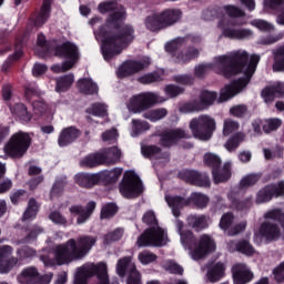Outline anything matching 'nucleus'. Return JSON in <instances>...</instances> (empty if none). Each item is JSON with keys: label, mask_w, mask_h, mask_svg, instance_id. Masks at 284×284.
<instances>
[{"label": "nucleus", "mask_w": 284, "mask_h": 284, "mask_svg": "<svg viewBox=\"0 0 284 284\" xmlns=\"http://www.w3.org/2000/svg\"><path fill=\"white\" fill-rule=\"evenodd\" d=\"M260 61L261 57L253 54L250 63L245 64L247 62V51L237 50L229 54L215 57L212 64H197L194 69V74L197 79H202L210 70H214L217 74L230 78L239 74V72H244V79L237 80L222 89L220 101H230V99L236 97L241 90L247 87L250 79L256 72Z\"/></svg>", "instance_id": "1"}, {"label": "nucleus", "mask_w": 284, "mask_h": 284, "mask_svg": "<svg viewBox=\"0 0 284 284\" xmlns=\"http://www.w3.org/2000/svg\"><path fill=\"white\" fill-rule=\"evenodd\" d=\"M100 14L113 12L106 20L104 28L94 31L95 39L102 42V54L105 61L119 57L129 43L134 41V28L123 24L125 12L114 0L101 2L98 6Z\"/></svg>", "instance_id": "2"}, {"label": "nucleus", "mask_w": 284, "mask_h": 284, "mask_svg": "<svg viewBox=\"0 0 284 284\" xmlns=\"http://www.w3.org/2000/svg\"><path fill=\"white\" fill-rule=\"evenodd\" d=\"M97 245V237L92 235H81L77 240L70 239L64 244H59L53 248V253L41 255L45 267H54V265H68L72 261L85 258L90 254L92 246Z\"/></svg>", "instance_id": "3"}, {"label": "nucleus", "mask_w": 284, "mask_h": 284, "mask_svg": "<svg viewBox=\"0 0 284 284\" xmlns=\"http://www.w3.org/2000/svg\"><path fill=\"white\" fill-rule=\"evenodd\" d=\"M224 11V13H223ZM223 11H206L204 13V19L206 21H213L214 16L219 19L217 28L221 31L220 39L224 37L225 39H234L237 41H243L245 39H252L254 37V31L250 29H234L232 28V21L230 17L239 18L245 17V11L239 9L234 6H226L224 7Z\"/></svg>", "instance_id": "4"}, {"label": "nucleus", "mask_w": 284, "mask_h": 284, "mask_svg": "<svg viewBox=\"0 0 284 284\" xmlns=\"http://www.w3.org/2000/svg\"><path fill=\"white\" fill-rule=\"evenodd\" d=\"M142 221L143 223H146V225L154 226L146 230L138 239L136 243L139 247H163V245H168V233H165V230L159 227L156 224V215L153 213V211H148L144 213Z\"/></svg>", "instance_id": "5"}, {"label": "nucleus", "mask_w": 284, "mask_h": 284, "mask_svg": "<svg viewBox=\"0 0 284 284\" xmlns=\"http://www.w3.org/2000/svg\"><path fill=\"white\" fill-rule=\"evenodd\" d=\"M189 128L195 139L210 141L216 130V120L207 114H202L192 119L189 123Z\"/></svg>", "instance_id": "6"}, {"label": "nucleus", "mask_w": 284, "mask_h": 284, "mask_svg": "<svg viewBox=\"0 0 284 284\" xmlns=\"http://www.w3.org/2000/svg\"><path fill=\"white\" fill-rule=\"evenodd\" d=\"M163 102H165V99L160 97L159 94L153 92H145L130 98L126 108L129 112H133V114H139L141 112H145V110H150V108H152V105H155V103Z\"/></svg>", "instance_id": "7"}, {"label": "nucleus", "mask_w": 284, "mask_h": 284, "mask_svg": "<svg viewBox=\"0 0 284 284\" xmlns=\"http://www.w3.org/2000/svg\"><path fill=\"white\" fill-rule=\"evenodd\" d=\"M120 193L125 199H134L143 193V183L134 171H126L122 183L120 184Z\"/></svg>", "instance_id": "8"}, {"label": "nucleus", "mask_w": 284, "mask_h": 284, "mask_svg": "<svg viewBox=\"0 0 284 284\" xmlns=\"http://www.w3.org/2000/svg\"><path fill=\"white\" fill-rule=\"evenodd\" d=\"M204 163L210 168H213V181L214 183H225L230 176H232L231 168L232 164L230 162L224 163L222 170H217L219 165H221V158L214 153H206L204 155Z\"/></svg>", "instance_id": "9"}, {"label": "nucleus", "mask_w": 284, "mask_h": 284, "mask_svg": "<svg viewBox=\"0 0 284 284\" xmlns=\"http://www.w3.org/2000/svg\"><path fill=\"white\" fill-rule=\"evenodd\" d=\"M30 148V135L23 132L13 134L4 146V152L10 156H23Z\"/></svg>", "instance_id": "10"}, {"label": "nucleus", "mask_w": 284, "mask_h": 284, "mask_svg": "<svg viewBox=\"0 0 284 284\" xmlns=\"http://www.w3.org/2000/svg\"><path fill=\"white\" fill-rule=\"evenodd\" d=\"M118 276H125L128 274L126 284H143L141 282V272L136 270V265L132 262V257H123L116 264Z\"/></svg>", "instance_id": "11"}, {"label": "nucleus", "mask_w": 284, "mask_h": 284, "mask_svg": "<svg viewBox=\"0 0 284 284\" xmlns=\"http://www.w3.org/2000/svg\"><path fill=\"white\" fill-rule=\"evenodd\" d=\"M215 251L216 242H214L212 236L204 234L199 239L197 244L191 248L190 254L193 261H201V258H205L207 254Z\"/></svg>", "instance_id": "12"}, {"label": "nucleus", "mask_w": 284, "mask_h": 284, "mask_svg": "<svg viewBox=\"0 0 284 284\" xmlns=\"http://www.w3.org/2000/svg\"><path fill=\"white\" fill-rule=\"evenodd\" d=\"M14 248L10 245L0 246V274H8L16 265L19 258L12 256Z\"/></svg>", "instance_id": "13"}, {"label": "nucleus", "mask_w": 284, "mask_h": 284, "mask_svg": "<svg viewBox=\"0 0 284 284\" xmlns=\"http://www.w3.org/2000/svg\"><path fill=\"white\" fill-rule=\"evenodd\" d=\"M284 194V181H281L278 184H271L260 190L256 194L255 202L257 204L261 203H270L274 196H283Z\"/></svg>", "instance_id": "14"}, {"label": "nucleus", "mask_w": 284, "mask_h": 284, "mask_svg": "<svg viewBox=\"0 0 284 284\" xmlns=\"http://www.w3.org/2000/svg\"><path fill=\"white\" fill-rule=\"evenodd\" d=\"M152 61L150 58L145 57L142 61H129L124 62L119 69H118V77L120 79H123L125 77H130V74H136V72H141V70H145L148 65H150Z\"/></svg>", "instance_id": "15"}, {"label": "nucleus", "mask_w": 284, "mask_h": 284, "mask_svg": "<svg viewBox=\"0 0 284 284\" xmlns=\"http://www.w3.org/2000/svg\"><path fill=\"white\" fill-rule=\"evenodd\" d=\"M232 223H234V214L225 213L222 215L220 221V227L221 230H224V232H227L229 236H236V234H241V232H243L245 227H247L246 222H240L234 226H232Z\"/></svg>", "instance_id": "16"}, {"label": "nucleus", "mask_w": 284, "mask_h": 284, "mask_svg": "<svg viewBox=\"0 0 284 284\" xmlns=\"http://www.w3.org/2000/svg\"><path fill=\"white\" fill-rule=\"evenodd\" d=\"M234 284H247L254 281V272L246 264L239 263L232 268Z\"/></svg>", "instance_id": "17"}, {"label": "nucleus", "mask_w": 284, "mask_h": 284, "mask_svg": "<svg viewBox=\"0 0 284 284\" xmlns=\"http://www.w3.org/2000/svg\"><path fill=\"white\" fill-rule=\"evenodd\" d=\"M94 210H97V203L89 202L85 207L81 205H72L69 209V212L70 214H73V216H78V225H83V223L88 222L90 216H92V212H94Z\"/></svg>", "instance_id": "18"}, {"label": "nucleus", "mask_w": 284, "mask_h": 284, "mask_svg": "<svg viewBox=\"0 0 284 284\" xmlns=\"http://www.w3.org/2000/svg\"><path fill=\"white\" fill-rule=\"evenodd\" d=\"M55 54L58 57H65L69 59L68 63H77L79 61V48L72 42H64L55 48Z\"/></svg>", "instance_id": "19"}, {"label": "nucleus", "mask_w": 284, "mask_h": 284, "mask_svg": "<svg viewBox=\"0 0 284 284\" xmlns=\"http://www.w3.org/2000/svg\"><path fill=\"white\" fill-rule=\"evenodd\" d=\"M74 181L77 185L80 187H84L85 190H90L94 187V185H99L101 183L100 173H78L74 176Z\"/></svg>", "instance_id": "20"}, {"label": "nucleus", "mask_w": 284, "mask_h": 284, "mask_svg": "<svg viewBox=\"0 0 284 284\" xmlns=\"http://www.w3.org/2000/svg\"><path fill=\"white\" fill-rule=\"evenodd\" d=\"M165 202L168 203L175 219H179V216H181V210L190 205V199L181 196L165 195Z\"/></svg>", "instance_id": "21"}, {"label": "nucleus", "mask_w": 284, "mask_h": 284, "mask_svg": "<svg viewBox=\"0 0 284 284\" xmlns=\"http://www.w3.org/2000/svg\"><path fill=\"white\" fill-rule=\"evenodd\" d=\"M180 139H187V133L183 129H173L161 136L160 143L164 148H170Z\"/></svg>", "instance_id": "22"}, {"label": "nucleus", "mask_w": 284, "mask_h": 284, "mask_svg": "<svg viewBox=\"0 0 284 284\" xmlns=\"http://www.w3.org/2000/svg\"><path fill=\"white\" fill-rule=\"evenodd\" d=\"M81 135V132L75 126H68L62 129L59 139L58 144L60 148H65V145H70L73 141H77V138Z\"/></svg>", "instance_id": "23"}, {"label": "nucleus", "mask_w": 284, "mask_h": 284, "mask_svg": "<svg viewBox=\"0 0 284 284\" xmlns=\"http://www.w3.org/2000/svg\"><path fill=\"white\" fill-rule=\"evenodd\" d=\"M102 165H114L121 161V150L116 146L108 148L99 152Z\"/></svg>", "instance_id": "24"}, {"label": "nucleus", "mask_w": 284, "mask_h": 284, "mask_svg": "<svg viewBox=\"0 0 284 284\" xmlns=\"http://www.w3.org/2000/svg\"><path fill=\"white\" fill-rule=\"evenodd\" d=\"M283 95H284V82H276L275 84L262 91V97L265 103H272V101H274V97H283Z\"/></svg>", "instance_id": "25"}, {"label": "nucleus", "mask_w": 284, "mask_h": 284, "mask_svg": "<svg viewBox=\"0 0 284 284\" xmlns=\"http://www.w3.org/2000/svg\"><path fill=\"white\" fill-rule=\"evenodd\" d=\"M144 26L150 32H159L165 30V24L163 23V17L161 13H153L145 18Z\"/></svg>", "instance_id": "26"}, {"label": "nucleus", "mask_w": 284, "mask_h": 284, "mask_svg": "<svg viewBox=\"0 0 284 284\" xmlns=\"http://www.w3.org/2000/svg\"><path fill=\"white\" fill-rule=\"evenodd\" d=\"M41 278L37 267L29 266L18 275V283L20 284H34Z\"/></svg>", "instance_id": "27"}, {"label": "nucleus", "mask_w": 284, "mask_h": 284, "mask_svg": "<svg viewBox=\"0 0 284 284\" xmlns=\"http://www.w3.org/2000/svg\"><path fill=\"white\" fill-rule=\"evenodd\" d=\"M227 250L229 252H241V254H245L246 256H252L256 252L247 241H241L239 243L231 241L227 243Z\"/></svg>", "instance_id": "28"}, {"label": "nucleus", "mask_w": 284, "mask_h": 284, "mask_svg": "<svg viewBox=\"0 0 284 284\" xmlns=\"http://www.w3.org/2000/svg\"><path fill=\"white\" fill-rule=\"evenodd\" d=\"M187 225L195 230L196 232H201V230H205L207 225H210V217L205 215H189L186 219Z\"/></svg>", "instance_id": "29"}, {"label": "nucleus", "mask_w": 284, "mask_h": 284, "mask_svg": "<svg viewBox=\"0 0 284 284\" xmlns=\"http://www.w3.org/2000/svg\"><path fill=\"white\" fill-rule=\"evenodd\" d=\"M160 14L162 17V22L164 23V29H165L179 22L183 13L179 9H168Z\"/></svg>", "instance_id": "30"}, {"label": "nucleus", "mask_w": 284, "mask_h": 284, "mask_svg": "<svg viewBox=\"0 0 284 284\" xmlns=\"http://www.w3.org/2000/svg\"><path fill=\"white\" fill-rule=\"evenodd\" d=\"M72 83H74V74L70 73L57 79L55 92H68L70 88H72Z\"/></svg>", "instance_id": "31"}, {"label": "nucleus", "mask_w": 284, "mask_h": 284, "mask_svg": "<svg viewBox=\"0 0 284 284\" xmlns=\"http://www.w3.org/2000/svg\"><path fill=\"white\" fill-rule=\"evenodd\" d=\"M225 276V264L217 263L207 272V278L211 283H216Z\"/></svg>", "instance_id": "32"}, {"label": "nucleus", "mask_w": 284, "mask_h": 284, "mask_svg": "<svg viewBox=\"0 0 284 284\" xmlns=\"http://www.w3.org/2000/svg\"><path fill=\"white\" fill-rule=\"evenodd\" d=\"M216 92L214 91H203L200 95V101H197V103L200 104V108H202V110H207V108H210V105H213L214 102L216 101Z\"/></svg>", "instance_id": "33"}, {"label": "nucleus", "mask_w": 284, "mask_h": 284, "mask_svg": "<svg viewBox=\"0 0 284 284\" xmlns=\"http://www.w3.org/2000/svg\"><path fill=\"white\" fill-rule=\"evenodd\" d=\"M243 141H245V133L237 132L226 141L224 148L227 150V152H234L239 145L243 143Z\"/></svg>", "instance_id": "34"}, {"label": "nucleus", "mask_w": 284, "mask_h": 284, "mask_svg": "<svg viewBox=\"0 0 284 284\" xmlns=\"http://www.w3.org/2000/svg\"><path fill=\"white\" fill-rule=\"evenodd\" d=\"M80 165L81 168H97V165H103V162L101 160V154L98 152V153H93L84 156L80 161Z\"/></svg>", "instance_id": "35"}, {"label": "nucleus", "mask_w": 284, "mask_h": 284, "mask_svg": "<svg viewBox=\"0 0 284 284\" xmlns=\"http://www.w3.org/2000/svg\"><path fill=\"white\" fill-rule=\"evenodd\" d=\"M52 6V1L43 0L41 10L39 16L36 19V26H43L48 19H50V8Z\"/></svg>", "instance_id": "36"}, {"label": "nucleus", "mask_w": 284, "mask_h": 284, "mask_svg": "<svg viewBox=\"0 0 284 284\" xmlns=\"http://www.w3.org/2000/svg\"><path fill=\"white\" fill-rule=\"evenodd\" d=\"M18 263L19 261H32L37 256V250L30 246H22L16 251Z\"/></svg>", "instance_id": "37"}, {"label": "nucleus", "mask_w": 284, "mask_h": 284, "mask_svg": "<svg viewBox=\"0 0 284 284\" xmlns=\"http://www.w3.org/2000/svg\"><path fill=\"white\" fill-rule=\"evenodd\" d=\"M37 214H39V203H37V200L31 199L29 200L27 210L22 215V221H32Z\"/></svg>", "instance_id": "38"}, {"label": "nucleus", "mask_w": 284, "mask_h": 284, "mask_svg": "<svg viewBox=\"0 0 284 284\" xmlns=\"http://www.w3.org/2000/svg\"><path fill=\"white\" fill-rule=\"evenodd\" d=\"M78 88L84 94H94L95 92H99V87L90 79L79 80Z\"/></svg>", "instance_id": "39"}, {"label": "nucleus", "mask_w": 284, "mask_h": 284, "mask_svg": "<svg viewBox=\"0 0 284 284\" xmlns=\"http://www.w3.org/2000/svg\"><path fill=\"white\" fill-rule=\"evenodd\" d=\"M189 201H192V203H194L196 207L203 210V207H207V203H210V197L202 193H192Z\"/></svg>", "instance_id": "40"}, {"label": "nucleus", "mask_w": 284, "mask_h": 284, "mask_svg": "<svg viewBox=\"0 0 284 284\" xmlns=\"http://www.w3.org/2000/svg\"><path fill=\"white\" fill-rule=\"evenodd\" d=\"M175 225H176L178 232L181 236L182 245H190V243H192V241H194V235L192 234V232L189 231V232L184 233L183 222L181 220H176Z\"/></svg>", "instance_id": "41"}, {"label": "nucleus", "mask_w": 284, "mask_h": 284, "mask_svg": "<svg viewBox=\"0 0 284 284\" xmlns=\"http://www.w3.org/2000/svg\"><path fill=\"white\" fill-rule=\"evenodd\" d=\"M141 152L145 159H161V149H159V146L142 145Z\"/></svg>", "instance_id": "42"}, {"label": "nucleus", "mask_w": 284, "mask_h": 284, "mask_svg": "<svg viewBox=\"0 0 284 284\" xmlns=\"http://www.w3.org/2000/svg\"><path fill=\"white\" fill-rule=\"evenodd\" d=\"M100 173V180L101 181H116L121 174H123V169L115 168L111 171H101Z\"/></svg>", "instance_id": "43"}, {"label": "nucleus", "mask_w": 284, "mask_h": 284, "mask_svg": "<svg viewBox=\"0 0 284 284\" xmlns=\"http://www.w3.org/2000/svg\"><path fill=\"white\" fill-rule=\"evenodd\" d=\"M165 116H168V109H156L144 114V119H149L152 123H156V121H161V119H165Z\"/></svg>", "instance_id": "44"}, {"label": "nucleus", "mask_w": 284, "mask_h": 284, "mask_svg": "<svg viewBox=\"0 0 284 284\" xmlns=\"http://www.w3.org/2000/svg\"><path fill=\"white\" fill-rule=\"evenodd\" d=\"M282 123L283 122L281 121V119H277V118L267 119L262 122V128H263V131L266 132V134H270V132H274V130H278Z\"/></svg>", "instance_id": "45"}, {"label": "nucleus", "mask_w": 284, "mask_h": 284, "mask_svg": "<svg viewBox=\"0 0 284 284\" xmlns=\"http://www.w3.org/2000/svg\"><path fill=\"white\" fill-rule=\"evenodd\" d=\"M274 72H284V45L280 47L275 52Z\"/></svg>", "instance_id": "46"}, {"label": "nucleus", "mask_w": 284, "mask_h": 284, "mask_svg": "<svg viewBox=\"0 0 284 284\" xmlns=\"http://www.w3.org/2000/svg\"><path fill=\"white\" fill-rule=\"evenodd\" d=\"M250 23L253 28H256L261 32L274 31V24H272L268 21L263 20V19H255V20H252Z\"/></svg>", "instance_id": "47"}, {"label": "nucleus", "mask_w": 284, "mask_h": 284, "mask_svg": "<svg viewBox=\"0 0 284 284\" xmlns=\"http://www.w3.org/2000/svg\"><path fill=\"white\" fill-rule=\"evenodd\" d=\"M148 130H150V123L141 120H132L131 136H138L141 132H148Z\"/></svg>", "instance_id": "48"}, {"label": "nucleus", "mask_w": 284, "mask_h": 284, "mask_svg": "<svg viewBox=\"0 0 284 284\" xmlns=\"http://www.w3.org/2000/svg\"><path fill=\"white\" fill-rule=\"evenodd\" d=\"M239 128H241L239 122H236L232 119H226V120H224V126H223L222 134H223V136H230V134H234V132H236L239 130Z\"/></svg>", "instance_id": "49"}, {"label": "nucleus", "mask_w": 284, "mask_h": 284, "mask_svg": "<svg viewBox=\"0 0 284 284\" xmlns=\"http://www.w3.org/2000/svg\"><path fill=\"white\" fill-rule=\"evenodd\" d=\"M179 110L182 114H191V112L203 111V109L201 108V104H199V101L184 103L179 108Z\"/></svg>", "instance_id": "50"}, {"label": "nucleus", "mask_w": 284, "mask_h": 284, "mask_svg": "<svg viewBox=\"0 0 284 284\" xmlns=\"http://www.w3.org/2000/svg\"><path fill=\"white\" fill-rule=\"evenodd\" d=\"M87 112L93 116H105L108 114V106L103 103H95Z\"/></svg>", "instance_id": "51"}, {"label": "nucleus", "mask_w": 284, "mask_h": 284, "mask_svg": "<svg viewBox=\"0 0 284 284\" xmlns=\"http://www.w3.org/2000/svg\"><path fill=\"white\" fill-rule=\"evenodd\" d=\"M182 174H183V179L187 183H192L193 185H203V183L199 182V179H201V173L196 171L186 170Z\"/></svg>", "instance_id": "52"}, {"label": "nucleus", "mask_w": 284, "mask_h": 284, "mask_svg": "<svg viewBox=\"0 0 284 284\" xmlns=\"http://www.w3.org/2000/svg\"><path fill=\"white\" fill-rule=\"evenodd\" d=\"M12 112H14L22 121H30L32 115L28 112V108L24 104H16Z\"/></svg>", "instance_id": "53"}, {"label": "nucleus", "mask_w": 284, "mask_h": 284, "mask_svg": "<svg viewBox=\"0 0 284 284\" xmlns=\"http://www.w3.org/2000/svg\"><path fill=\"white\" fill-rule=\"evenodd\" d=\"M138 258L142 265H150V263H155L158 256L150 251H144L139 253Z\"/></svg>", "instance_id": "54"}, {"label": "nucleus", "mask_w": 284, "mask_h": 284, "mask_svg": "<svg viewBox=\"0 0 284 284\" xmlns=\"http://www.w3.org/2000/svg\"><path fill=\"white\" fill-rule=\"evenodd\" d=\"M199 57V50L191 49L185 54L179 53L176 59L178 63H187V61H192V59H196Z\"/></svg>", "instance_id": "55"}, {"label": "nucleus", "mask_w": 284, "mask_h": 284, "mask_svg": "<svg viewBox=\"0 0 284 284\" xmlns=\"http://www.w3.org/2000/svg\"><path fill=\"white\" fill-rule=\"evenodd\" d=\"M118 207L116 204L109 203L105 204L101 210V219H112L116 214Z\"/></svg>", "instance_id": "56"}, {"label": "nucleus", "mask_w": 284, "mask_h": 284, "mask_svg": "<svg viewBox=\"0 0 284 284\" xmlns=\"http://www.w3.org/2000/svg\"><path fill=\"white\" fill-rule=\"evenodd\" d=\"M164 92L169 99H174L179 94H183L184 89L174 84L166 85Z\"/></svg>", "instance_id": "57"}, {"label": "nucleus", "mask_w": 284, "mask_h": 284, "mask_svg": "<svg viewBox=\"0 0 284 284\" xmlns=\"http://www.w3.org/2000/svg\"><path fill=\"white\" fill-rule=\"evenodd\" d=\"M41 95V92L34 84H29L26 88L24 97L27 101H33L34 99L39 98Z\"/></svg>", "instance_id": "58"}, {"label": "nucleus", "mask_w": 284, "mask_h": 284, "mask_svg": "<svg viewBox=\"0 0 284 284\" xmlns=\"http://www.w3.org/2000/svg\"><path fill=\"white\" fill-rule=\"evenodd\" d=\"M163 267L164 270H166V272H170L171 274H183V267H181L174 261H165L163 263Z\"/></svg>", "instance_id": "59"}, {"label": "nucleus", "mask_w": 284, "mask_h": 284, "mask_svg": "<svg viewBox=\"0 0 284 284\" xmlns=\"http://www.w3.org/2000/svg\"><path fill=\"white\" fill-rule=\"evenodd\" d=\"M258 174H248L245 175L241 182L240 185L242 187H251V185H256V183L258 182Z\"/></svg>", "instance_id": "60"}, {"label": "nucleus", "mask_w": 284, "mask_h": 284, "mask_svg": "<svg viewBox=\"0 0 284 284\" xmlns=\"http://www.w3.org/2000/svg\"><path fill=\"white\" fill-rule=\"evenodd\" d=\"M230 114L241 119V116H245L247 114V106H245V104L234 105L230 109Z\"/></svg>", "instance_id": "61"}, {"label": "nucleus", "mask_w": 284, "mask_h": 284, "mask_svg": "<svg viewBox=\"0 0 284 284\" xmlns=\"http://www.w3.org/2000/svg\"><path fill=\"white\" fill-rule=\"evenodd\" d=\"M138 81L143 83V85H148L150 83H156V81H161V77L156 73H149L140 77Z\"/></svg>", "instance_id": "62"}, {"label": "nucleus", "mask_w": 284, "mask_h": 284, "mask_svg": "<svg viewBox=\"0 0 284 284\" xmlns=\"http://www.w3.org/2000/svg\"><path fill=\"white\" fill-rule=\"evenodd\" d=\"M33 112L38 115H43L48 112V104L43 100L33 101L32 103Z\"/></svg>", "instance_id": "63"}, {"label": "nucleus", "mask_w": 284, "mask_h": 284, "mask_svg": "<svg viewBox=\"0 0 284 284\" xmlns=\"http://www.w3.org/2000/svg\"><path fill=\"white\" fill-rule=\"evenodd\" d=\"M123 236V229H116L115 231L104 236V243L109 244L114 241H119Z\"/></svg>", "instance_id": "64"}]
</instances>
